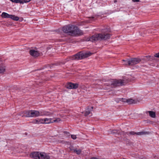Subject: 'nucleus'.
Returning <instances> with one entry per match:
<instances>
[{"label":"nucleus","instance_id":"obj_1","mask_svg":"<svg viewBox=\"0 0 159 159\" xmlns=\"http://www.w3.org/2000/svg\"><path fill=\"white\" fill-rule=\"evenodd\" d=\"M62 30L65 33H69L71 36L81 35L83 34L82 30L76 26L72 25H68L63 26Z\"/></svg>","mask_w":159,"mask_h":159},{"label":"nucleus","instance_id":"obj_2","mask_svg":"<svg viewBox=\"0 0 159 159\" xmlns=\"http://www.w3.org/2000/svg\"><path fill=\"white\" fill-rule=\"evenodd\" d=\"M111 34L106 31H102L101 34H95L92 36L90 38L89 40L93 42L102 40H106L110 38Z\"/></svg>","mask_w":159,"mask_h":159},{"label":"nucleus","instance_id":"obj_3","mask_svg":"<svg viewBox=\"0 0 159 159\" xmlns=\"http://www.w3.org/2000/svg\"><path fill=\"white\" fill-rule=\"evenodd\" d=\"M92 53L90 52H79L75 55L72 56L70 59L72 60H79L82 59L90 56Z\"/></svg>","mask_w":159,"mask_h":159},{"label":"nucleus","instance_id":"obj_4","mask_svg":"<svg viewBox=\"0 0 159 159\" xmlns=\"http://www.w3.org/2000/svg\"><path fill=\"white\" fill-rule=\"evenodd\" d=\"M141 61V59L138 58H133L128 59L126 61L129 66H133L137 64Z\"/></svg>","mask_w":159,"mask_h":159},{"label":"nucleus","instance_id":"obj_5","mask_svg":"<svg viewBox=\"0 0 159 159\" xmlns=\"http://www.w3.org/2000/svg\"><path fill=\"white\" fill-rule=\"evenodd\" d=\"M125 80H113L111 84L112 87H116L117 86H122L124 85Z\"/></svg>","mask_w":159,"mask_h":159},{"label":"nucleus","instance_id":"obj_6","mask_svg":"<svg viewBox=\"0 0 159 159\" xmlns=\"http://www.w3.org/2000/svg\"><path fill=\"white\" fill-rule=\"evenodd\" d=\"M43 124H49L53 122H58L60 121V119L59 118L53 120L51 118H45L43 119Z\"/></svg>","mask_w":159,"mask_h":159},{"label":"nucleus","instance_id":"obj_7","mask_svg":"<svg viewBox=\"0 0 159 159\" xmlns=\"http://www.w3.org/2000/svg\"><path fill=\"white\" fill-rule=\"evenodd\" d=\"M79 84L78 83H73L71 82L67 83L65 85L66 87L69 89H75L78 88Z\"/></svg>","mask_w":159,"mask_h":159},{"label":"nucleus","instance_id":"obj_8","mask_svg":"<svg viewBox=\"0 0 159 159\" xmlns=\"http://www.w3.org/2000/svg\"><path fill=\"white\" fill-rule=\"evenodd\" d=\"M41 152H33L30 154L31 157L34 159H39Z\"/></svg>","mask_w":159,"mask_h":159},{"label":"nucleus","instance_id":"obj_9","mask_svg":"<svg viewBox=\"0 0 159 159\" xmlns=\"http://www.w3.org/2000/svg\"><path fill=\"white\" fill-rule=\"evenodd\" d=\"M31 111H25L20 113L19 115L22 116V117H31Z\"/></svg>","mask_w":159,"mask_h":159},{"label":"nucleus","instance_id":"obj_10","mask_svg":"<svg viewBox=\"0 0 159 159\" xmlns=\"http://www.w3.org/2000/svg\"><path fill=\"white\" fill-rule=\"evenodd\" d=\"M29 53L30 55L34 57H37L40 55L39 52L38 51L34 49L30 50Z\"/></svg>","mask_w":159,"mask_h":159},{"label":"nucleus","instance_id":"obj_11","mask_svg":"<svg viewBox=\"0 0 159 159\" xmlns=\"http://www.w3.org/2000/svg\"><path fill=\"white\" fill-rule=\"evenodd\" d=\"M31 117H36L40 115V112L38 111L31 110Z\"/></svg>","mask_w":159,"mask_h":159},{"label":"nucleus","instance_id":"obj_12","mask_svg":"<svg viewBox=\"0 0 159 159\" xmlns=\"http://www.w3.org/2000/svg\"><path fill=\"white\" fill-rule=\"evenodd\" d=\"M39 159H50V156L43 152H41Z\"/></svg>","mask_w":159,"mask_h":159},{"label":"nucleus","instance_id":"obj_13","mask_svg":"<svg viewBox=\"0 0 159 159\" xmlns=\"http://www.w3.org/2000/svg\"><path fill=\"white\" fill-rule=\"evenodd\" d=\"M154 57H153L150 56H145L143 59L144 60L146 61H152L154 60Z\"/></svg>","mask_w":159,"mask_h":159},{"label":"nucleus","instance_id":"obj_14","mask_svg":"<svg viewBox=\"0 0 159 159\" xmlns=\"http://www.w3.org/2000/svg\"><path fill=\"white\" fill-rule=\"evenodd\" d=\"M93 107H89V106L88 107L87 111H85L84 115L85 116H87L88 115H89L90 113V111L93 109Z\"/></svg>","mask_w":159,"mask_h":159},{"label":"nucleus","instance_id":"obj_15","mask_svg":"<svg viewBox=\"0 0 159 159\" xmlns=\"http://www.w3.org/2000/svg\"><path fill=\"white\" fill-rule=\"evenodd\" d=\"M34 124H43V119H38L34 120L33 122Z\"/></svg>","mask_w":159,"mask_h":159},{"label":"nucleus","instance_id":"obj_16","mask_svg":"<svg viewBox=\"0 0 159 159\" xmlns=\"http://www.w3.org/2000/svg\"><path fill=\"white\" fill-rule=\"evenodd\" d=\"M11 15H9L8 13L3 12L1 15L2 17L3 18H10Z\"/></svg>","mask_w":159,"mask_h":159},{"label":"nucleus","instance_id":"obj_17","mask_svg":"<svg viewBox=\"0 0 159 159\" xmlns=\"http://www.w3.org/2000/svg\"><path fill=\"white\" fill-rule=\"evenodd\" d=\"M148 112L149 114V116L152 118H155L156 117L155 112L152 111H149L147 112V113Z\"/></svg>","mask_w":159,"mask_h":159},{"label":"nucleus","instance_id":"obj_18","mask_svg":"<svg viewBox=\"0 0 159 159\" xmlns=\"http://www.w3.org/2000/svg\"><path fill=\"white\" fill-rule=\"evenodd\" d=\"M10 18L14 20L18 21L19 20V17L17 16H16L15 15H11Z\"/></svg>","mask_w":159,"mask_h":159},{"label":"nucleus","instance_id":"obj_19","mask_svg":"<svg viewBox=\"0 0 159 159\" xmlns=\"http://www.w3.org/2000/svg\"><path fill=\"white\" fill-rule=\"evenodd\" d=\"M6 70L5 66H0V73H3Z\"/></svg>","mask_w":159,"mask_h":159},{"label":"nucleus","instance_id":"obj_20","mask_svg":"<svg viewBox=\"0 0 159 159\" xmlns=\"http://www.w3.org/2000/svg\"><path fill=\"white\" fill-rule=\"evenodd\" d=\"M129 104H131L133 103H136L135 101L132 99H129L127 100V102Z\"/></svg>","mask_w":159,"mask_h":159},{"label":"nucleus","instance_id":"obj_21","mask_svg":"<svg viewBox=\"0 0 159 159\" xmlns=\"http://www.w3.org/2000/svg\"><path fill=\"white\" fill-rule=\"evenodd\" d=\"M110 131L108 133L109 134H116L118 133V131L116 129L110 130Z\"/></svg>","mask_w":159,"mask_h":159},{"label":"nucleus","instance_id":"obj_22","mask_svg":"<svg viewBox=\"0 0 159 159\" xmlns=\"http://www.w3.org/2000/svg\"><path fill=\"white\" fill-rule=\"evenodd\" d=\"M81 152L82 150L80 149H79L78 150L75 149V150H74V152L76 153V154L77 155H80L81 154Z\"/></svg>","mask_w":159,"mask_h":159},{"label":"nucleus","instance_id":"obj_23","mask_svg":"<svg viewBox=\"0 0 159 159\" xmlns=\"http://www.w3.org/2000/svg\"><path fill=\"white\" fill-rule=\"evenodd\" d=\"M146 134V132H136V134L138 135H143L145 134Z\"/></svg>","mask_w":159,"mask_h":159},{"label":"nucleus","instance_id":"obj_24","mask_svg":"<svg viewBox=\"0 0 159 159\" xmlns=\"http://www.w3.org/2000/svg\"><path fill=\"white\" fill-rule=\"evenodd\" d=\"M12 2H15L16 3H22L21 1H20V0H10Z\"/></svg>","mask_w":159,"mask_h":159},{"label":"nucleus","instance_id":"obj_25","mask_svg":"<svg viewBox=\"0 0 159 159\" xmlns=\"http://www.w3.org/2000/svg\"><path fill=\"white\" fill-rule=\"evenodd\" d=\"M31 0H20V1L22 2V3L20 4H23L24 3L28 2H30Z\"/></svg>","mask_w":159,"mask_h":159},{"label":"nucleus","instance_id":"obj_26","mask_svg":"<svg viewBox=\"0 0 159 159\" xmlns=\"http://www.w3.org/2000/svg\"><path fill=\"white\" fill-rule=\"evenodd\" d=\"M69 148L70 151H73V152H74V150L75 149L74 148L73 146H70Z\"/></svg>","mask_w":159,"mask_h":159},{"label":"nucleus","instance_id":"obj_27","mask_svg":"<svg viewBox=\"0 0 159 159\" xmlns=\"http://www.w3.org/2000/svg\"><path fill=\"white\" fill-rule=\"evenodd\" d=\"M63 133L65 134H66L67 135V137H68L70 136V134L69 132H67L66 131H64Z\"/></svg>","mask_w":159,"mask_h":159},{"label":"nucleus","instance_id":"obj_28","mask_svg":"<svg viewBox=\"0 0 159 159\" xmlns=\"http://www.w3.org/2000/svg\"><path fill=\"white\" fill-rule=\"evenodd\" d=\"M136 132H135L134 131H131L129 133V134L134 135V134H136Z\"/></svg>","mask_w":159,"mask_h":159},{"label":"nucleus","instance_id":"obj_29","mask_svg":"<svg viewBox=\"0 0 159 159\" xmlns=\"http://www.w3.org/2000/svg\"><path fill=\"white\" fill-rule=\"evenodd\" d=\"M71 138L73 139H75L76 138V137L75 135H71Z\"/></svg>","mask_w":159,"mask_h":159},{"label":"nucleus","instance_id":"obj_30","mask_svg":"<svg viewBox=\"0 0 159 159\" xmlns=\"http://www.w3.org/2000/svg\"><path fill=\"white\" fill-rule=\"evenodd\" d=\"M154 57L159 58V52L157 53H156L154 55Z\"/></svg>","mask_w":159,"mask_h":159},{"label":"nucleus","instance_id":"obj_31","mask_svg":"<svg viewBox=\"0 0 159 159\" xmlns=\"http://www.w3.org/2000/svg\"><path fill=\"white\" fill-rule=\"evenodd\" d=\"M128 99L126 98H122V101L124 102H127Z\"/></svg>","mask_w":159,"mask_h":159},{"label":"nucleus","instance_id":"obj_32","mask_svg":"<svg viewBox=\"0 0 159 159\" xmlns=\"http://www.w3.org/2000/svg\"><path fill=\"white\" fill-rule=\"evenodd\" d=\"M43 80H39L37 81V82H39V83H42L43 82Z\"/></svg>","mask_w":159,"mask_h":159},{"label":"nucleus","instance_id":"obj_33","mask_svg":"<svg viewBox=\"0 0 159 159\" xmlns=\"http://www.w3.org/2000/svg\"><path fill=\"white\" fill-rule=\"evenodd\" d=\"M89 18H90L91 20H92V21L94 20V17L92 16L91 17H89Z\"/></svg>","mask_w":159,"mask_h":159},{"label":"nucleus","instance_id":"obj_34","mask_svg":"<svg viewBox=\"0 0 159 159\" xmlns=\"http://www.w3.org/2000/svg\"><path fill=\"white\" fill-rule=\"evenodd\" d=\"M127 60H122V61H125V63H124V64H125V65H128V63H126V61Z\"/></svg>","mask_w":159,"mask_h":159},{"label":"nucleus","instance_id":"obj_35","mask_svg":"<svg viewBox=\"0 0 159 159\" xmlns=\"http://www.w3.org/2000/svg\"><path fill=\"white\" fill-rule=\"evenodd\" d=\"M134 2H138L139 1V0H132Z\"/></svg>","mask_w":159,"mask_h":159}]
</instances>
